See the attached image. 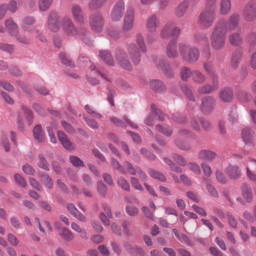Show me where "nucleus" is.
<instances>
[{"label": "nucleus", "instance_id": "nucleus-27", "mask_svg": "<svg viewBox=\"0 0 256 256\" xmlns=\"http://www.w3.org/2000/svg\"><path fill=\"white\" fill-rule=\"evenodd\" d=\"M220 99L224 102H230L232 100V90L228 88H224L219 94Z\"/></svg>", "mask_w": 256, "mask_h": 256}, {"label": "nucleus", "instance_id": "nucleus-31", "mask_svg": "<svg viewBox=\"0 0 256 256\" xmlns=\"http://www.w3.org/2000/svg\"><path fill=\"white\" fill-rule=\"evenodd\" d=\"M189 3L187 0H184L176 8L175 12L176 16H181L184 15L186 10L187 8L188 7Z\"/></svg>", "mask_w": 256, "mask_h": 256}, {"label": "nucleus", "instance_id": "nucleus-14", "mask_svg": "<svg viewBox=\"0 0 256 256\" xmlns=\"http://www.w3.org/2000/svg\"><path fill=\"white\" fill-rule=\"evenodd\" d=\"M124 119L125 120V122L124 121L118 119L117 118L114 116H112L110 118V120L113 122L115 125L120 126V127H125L128 126H129L132 128H137L138 126L134 122H132L130 120L126 118V116L124 117Z\"/></svg>", "mask_w": 256, "mask_h": 256}, {"label": "nucleus", "instance_id": "nucleus-61", "mask_svg": "<svg viewBox=\"0 0 256 256\" xmlns=\"http://www.w3.org/2000/svg\"><path fill=\"white\" fill-rule=\"evenodd\" d=\"M130 180L131 184L136 190H143L142 186L140 183L138 179L134 177H132L130 179Z\"/></svg>", "mask_w": 256, "mask_h": 256}, {"label": "nucleus", "instance_id": "nucleus-15", "mask_svg": "<svg viewBox=\"0 0 256 256\" xmlns=\"http://www.w3.org/2000/svg\"><path fill=\"white\" fill-rule=\"evenodd\" d=\"M58 136L61 144L66 150H72L74 148V144L71 142L64 132L58 130Z\"/></svg>", "mask_w": 256, "mask_h": 256}, {"label": "nucleus", "instance_id": "nucleus-35", "mask_svg": "<svg viewBox=\"0 0 256 256\" xmlns=\"http://www.w3.org/2000/svg\"><path fill=\"white\" fill-rule=\"evenodd\" d=\"M36 222L38 224V230L44 234L46 232L44 228H48V229L50 231H52V230L50 222L47 220H44L42 222V223L41 224L40 222L39 219L38 218H36Z\"/></svg>", "mask_w": 256, "mask_h": 256}, {"label": "nucleus", "instance_id": "nucleus-26", "mask_svg": "<svg viewBox=\"0 0 256 256\" xmlns=\"http://www.w3.org/2000/svg\"><path fill=\"white\" fill-rule=\"evenodd\" d=\"M166 53L168 56L170 58H174L178 56V52L176 50V46L175 42H171L167 45Z\"/></svg>", "mask_w": 256, "mask_h": 256}, {"label": "nucleus", "instance_id": "nucleus-53", "mask_svg": "<svg viewBox=\"0 0 256 256\" xmlns=\"http://www.w3.org/2000/svg\"><path fill=\"white\" fill-rule=\"evenodd\" d=\"M126 212L130 216H134L138 214V209L134 206H128L126 207Z\"/></svg>", "mask_w": 256, "mask_h": 256}, {"label": "nucleus", "instance_id": "nucleus-28", "mask_svg": "<svg viewBox=\"0 0 256 256\" xmlns=\"http://www.w3.org/2000/svg\"><path fill=\"white\" fill-rule=\"evenodd\" d=\"M116 60L120 65L126 70H130V65L128 60L125 59L122 51H119L116 54Z\"/></svg>", "mask_w": 256, "mask_h": 256}, {"label": "nucleus", "instance_id": "nucleus-2", "mask_svg": "<svg viewBox=\"0 0 256 256\" xmlns=\"http://www.w3.org/2000/svg\"><path fill=\"white\" fill-rule=\"evenodd\" d=\"M60 26L65 34L69 36H78L88 46L91 45L92 42L88 38L82 37L80 35L69 16H64L60 20Z\"/></svg>", "mask_w": 256, "mask_h": 256}, {"label": "nucleus", "instance_id": "nucleus-58", "mask_svg": "<svg viewBox=\"0 0 256 256\" xmlns=\"http://www.w3.org/2000/svg\"><path fill=\"white\" fill-rule=\"evenodd\" d=\"M83 118H84V120L86 121L87 126H90L93 129H96L98 128V125L96 120H93L90 118H88L85 116H83Z\"/></svg>", "mask_w": 256, "mask_h": 256}, {"label": "nucleus", "instance_id": "nucleus-56", "mask_svg": "<svg viewBox=\"0 0 256 256\" xmlns=\"http://www.w3.org/2000/svg\"><path fill=\"white\" fill-rule=\"evenodd\" d=\"M181 90H182L184 94L189 100L192 101H194V96L192 92V90L188 88L186 86H183L181 87Z\"/></svg>", "mask_w": 256, "mask_h": 256}, {"label": "nucleus", "instance_id": "nucleus-51", "mask_svg": "<svg viewBox=\"0 0 256 256\" xmlns=\"http://www.w3.org/2000/svg\"><path fill=\"white\" fill-rule=\"evenodd\" d=\"M201 167L203 172V174H204V175L206 176L209 177L212 176V169L210 166L205 163H202L201 164Z\"/></svg>", "mask_w": 256, "mask_h": 256}, {"label": "nucleus", "instance_id": "nucleus-62", "mask_svg": "<svg viewBox=\"0 0 256 256\" xmlns=\"http://www.w3.org/2000/svg\"><path fill=\"white\" fill-rule=\"evenodd\" d=\"M226 216L228 220V222L230 226L234 228H236V224H238V222L234 219V216L230 212H228Z\"/></svg>", "mask_w": 256, "mask_h": 256}, {"label": "nucleus", "instance_id": "nucleus-7", "mask_svg": "<svg viewBox=\"0 0 256 256\" xmlns=\"http://www.w3.org/2000/svg\"><path fill=\"white\" fill-rule=\"evenodd\" d=\"M245 20L252 21L256 18V0H252L246 5L244 10Z\"/></svg>", "mask_w": 256, "mask_h": 256}, {"label": "nucleus", "instance_id": "nucleus-24", "mask_svg": "<svg viewBox=\"0 0 256 256\" xmlns=\"http://www.w3.org/2000/svg\"><path fill=\"white\" fill-rule=\"evenodd\" d=\"M158 26V22L156 16L151 15L149 16L146 22V27L148 31L150 32H156Z\"/></svg>", "mask_w": 256, "mask_h": 256}, {"label": "nucleus", "instance_id": "nucleus-12", "mask_svg": "<svg viewBox=\"0 0 256 256\" xmlns=\"http://www.w3.org/2000/svg\"><path fill=\"white\" fill-rule=\"evenodd\" d=\"M128 57L134 64H137L140 60V50L136 45L132 44L129 45L128 48Z\"/></svg>", "mask_w": 256, "mask_h": 256}, {"label": "nucleus", "instance_id": "nucleus-45", "mask_svg": "<svg viewBox=\"0 0 256 256\" xmlns=\"http://www.w3.org/2000/svg\"><path fill=\"white\" fill-rule=\"evenodd\" d=\"M151 112L154 116H155L158 120H164V115L160 110H158L156 106H151Z\"/></svg>", "mask_w": 256, "mask_h": 256}, {"label": "nucleus", "instance_id": "nucleus-54", "mask_svg": "<svg viewBox=\"0 0 256 256\" xmlns=\"http://www.w3.org/2000/svg\"><path fill=\"white\" fill-rule=\"evenodd\" d=\"M118 184L122 189L126 190H130V184L125 178L120 177L118 180Z\"/></svg>", "mask_w": 256, "mask_h": 256}, {"label": "nucleus", "instance_id": "nucleus-17", "mask_svg": "<svg viewBox=\"0 0 256 256\" xmlns=\"http://www.w3.org/2000/svg\"><path fill=\"white\" fill-rule=\"evenodd\" d=\"M5 29L11 36H15L18 32V26L12 18H8L4 22Z\"/></svg>", "mask_w": 256, "mask_h": 256}, {"label": "nucleus", "instance_id": "nucleus-4", "mask_svg": "<svg viewBox=\"0 0 256 256\" xmlns=\"http://www.w3.org/2000/svg\"><path fill=\"white\" fill-rule=\"evenodd\" d=\"M22 30L26 33V35L18 34L16 36H14L16 38V40L22 44L26 45L30 44L32 37L34 36H36L42 42L44 41V36L41 35L40 33L35 28H32L28 30L25 26H24L23 28H22Z\"/></svg>", "mask_w": 256, "mask_h": 256}, {"label": "nucleus", "instance_id": "nucleus-39", "mask_svg": "<svg viewBox=\"0 0 256 256\" xmlns=\"http://www.w3.org/2000/svg\"><path fill=\"white\" fill-rule=\"evenodd\" d=\"M60 234L63 239L66 241H70L74 240V236L72 232L68 229L64 228L61 230Z\"/></svg>", "mask_w": 256, "mask_h": 256}, {"label": "nucleus", "instance_id": "nucleus-29", "mask_svg": "<svg viewBox=\"0 0 256 256\" xmlns=\"http://www.w3.org/2000/svg\"><path fill=\"white\" fill-rule=\"evenodd\" d=\"M100 58L109 66H113L114 60L108 50H101L99 52Z\"/></svg>", "mask_w": 256, "mask_h": 256}, {"label": "nucleus", "instance_id": "nucleus-38", "mask_svg": "<svg viewBox=\"0 0 256 256\" xmlns=\"http://www.w3.org/2000/svg\"><path fill=\"white\" fill-rule=\"evenodd\" d=\"M22 110L24 111L28 125L30 126L33 119V115L32 110L30 109L29 108H28L26 106H22Z\"/></svg>", "mask_w": 256, "mask_h": 256}, {"label": "nucleus", "instance_id": "nucleus-5", "mask_svg": "<svg viewBox=\"0 0 256 256\" xmlns=\"http://www.w3.org/2000/svg\"><path fill=\"white\" fill-rule=\"evenodd\" d=\"M180 32L178 28L172 24H168L164 26L161 32V36L164 39L170 37L178 38Z\"/></svg>", "mask_w": 256, "mask_h": 256}, {"label": "nucleus", "instance_id": "nucleus-11", "mask_svg": "<svg viewBox=\"0 0 256 256\" xmlns=\"http://www.w3.org/2000/svg\"><path fill=\"white\" fill-rule=\"evenodd\" d=\"M58 15L56 12H52L48 15V26L50 30L57 32L59 30L60 22L58 21Z\"/></svg>", "mask_w": 256, "mask_h": 256}, {"label": "nucleus", "instance_id": "nucleus-16", "mask_svg": "<svg viewBox=\"0 0 256 256\" xmlns=\"http://www.w3.org/2000/svg\"><path fill=\"white\" fill-rule=\"evenodd\" d=\"M217 154L210 150H201L198 154V158L200 160L211 162L214 160Z\"/></svg>", "mask_w": 256, "mask_h": 256}, {"label": "nucleus", "instance_id": "nucleus-44", "mask_svg": "<svg viewBox=\"0 0 256 256\" xmlns=\"http://www.w3.org/2000/svg\"><path fill=\"white\" fill-rule=\"evenodd\" d=\"M59 56L61 62L65 66H68L70 67H74V62L70 60L68 56L66 54L60 53Z\"/></svg>", "mask_w": 256, "mask_h": 256}, {"label": "nucleus", "instance_id": "nucleus-60", "mask_svg": "<svg viewBox=\"0 0 256 256\" xmlns=\"http://www.w3.org/2000/svg\"><path fill=\"white\" fill-rule=\"evenodd\" d=\"M35 21L34 18L32 16H26L22 20V25H23L22 28L25 26L26 28V26H31L35 22Z\"/></svg>", "mask_w": 256, "mask_h": 256}, {"label": "nucleus", "instance_id": "nucleus-59", "mask_svg": "<svg viewBox=\"0 0 256 256\" xmlns=\"http://www.w3.org/2000/svg\"><path fill=\"white\" fill-rule=\"evenodd\" d=\"M246 172H256V160H250L246 164Z\"/></svg>", "mask_w": 256, "mask_h": 256}, {"label": "nucleus", "instance_id": "nucleus-55", "mask_svg": "<svg viewBox=\"0 0 256 256\" xmlns=\"http://www.w3.org/2000/svg\"><path fill=\"white\" fill-rule=\"evenodd\" d=\"M106 0H91L90 6L92 8L101 7L106 4Z\"/></svg>", "mask_w": 256, "mask_h": 256}, {"label": "nucleus", "instance_id": "nucleus-43", "mask_svg": "<svg viewBox=\"0 0 256 256\" xmlns=\"http://www.w3.org/2000/svg\"><path fill=\"white\" fill-rule=\"evenodd\" d=\"M192 76V78L197 83L201 84L206 80L204 76L198 71H194Z\"/></svg>", "mask_w": 256, "mask_h": 256}, {"label": "nucleus", "instance_id": "nucleus-19", "mask_svg": "<svg viewBox=\"0 0 256 256\" xmlns=\"http://www.w3.org/2000/svg\"><path fill=\"white\" fill-rule=\"evenodd\" d=\"M214 104V99L210 96H206L202 100L201 110L202 112L207 113L212 110Z\"/></svg>", "mask_w": 256, "mask_h": 256}, {"label": "nucleus", "instance_id": "nucleus-41", "mask_svg": "<svg viewBox=\"0 0 256 256\" xmlns=\"http://www.w3.org/2000/svg\"><path fill=\"white\" fill-rule=\"evenodd\" d=\"M156 128L157 130L162 133L165 136H170L172 133V130L168 126L156 125Z\"/></svg>", "mask_w": 256, "mask_h": 256}, {"label": "nucleus", "instance_id": "nucleus-32", "mask_svg": "<svg viewBox=\"0 0 256 256\" xmlns=\"http://www.w3.org/2000/svg\"><path fill=\"white\" fill-rule=\"evenodd\" d=\"M71 228L74 230L76 231V232L80 234V236L83 239L86 240L88 238L86 236V232L85 229H83L80 227L78 224L75 222H72L71 224Z\"/></svg>", "mask_w": 256, "mask_h": 256}, {"label": "nucleus", "instance_id": "nucleus-8", "mask_svg": "<svg viewBox=\"0 0 256 256\" xmlns=\"http://www.w3.org/2000/svg\"><path fill=\"white\" fill-rule=\"evenodd\" d=\"M104 20L100 14L92 15L90 18V26L92 30L98 32L102 30Z\"/></svg>", "mask_w": 256, "mask_h": 256}, {"label": "nucleus", "instance_id": "nucleus-48", "mask_svg": "<svg viewBox=\"0 0 256 256\" xmlns=\"http://www.w3.org/2000/svg\"><path fill=\"white\" fill-rule=\"evenodd\" d=\"M38 166L45 170H49L48 165L46 158L42 156H38Z\"/></svg>", "mask_w": 256, "mask_h": 256}, {"label": "nucleus", "instance_id": "nucleus-10", "mask_svg": "<svg viewBox=\"0 0 256 256\" xmlns=\"http://www.w3.org/2000/svg\"><path fill=\"white\" fill-rule=\"evenodd\" d=\"M214 19V12L204 10L200 16V23L204 27L208 28L212 26Z\"/></svg>", "mask_w": 256, "mask_h": 256}, {"label": "nucleus", "instance_id": "nucleus-1", "mask_svg": "<svg viewBox=\"0 0 256 256\" xmlns=\"http://www.w3.org/2000/svg\"><path fill=\"white\" fill-rule=\"evenodd\" d=\"M239 16L234 14L228 22L220 20L213 30L211 36V46L213 49L219 50L224 46L226 34L228 30H234L238 26Z\"/></svg>", "mask_w": 256, "mask_h": 256}, {"label": "nucleus", "instance_id": "nucleus-57", "mask_svg": "<svg viewBox=\"0 0 256 256\" xmlns=\"http://www.w3.org/2000/svg\"><path fill=\"white\" fill-rule=\"evenodd\" d=\"M191 74L192 75L190 70L186 67H184L182 70H180V76L183 80H186L187 78H188Z\"/></svg>", "mask_w": 256, "mask_h": 256}, {"label": "nucleus", "instance_id": "nucleus-30", "mask_svg": "<svg viewBox=\"0 0 256 256\" xmlns=\"http://www.w3.org/2000/svg\"><path fill=\"white\" fill-rule=\"evenodd\" d=\"M230 8V0H221L220 2V13L222 15L227 14Z\"/></svg>", "mask_w": 256, "mask_h": 256}, {"label": "nucleus", "instance_id": "nucleus-22", "mask_svg": "<svg viewBox=\"0 0 256 256\" xmlns=\"http://www.w3.org/2000/svg\"><path fill=\"white\" fill-rule=\"evenodd\" d=\"M225 173L232 180H238L240 176V171L236 166L230 165L225 169Z\"/></svg>", "mask_w": 256, "mask_h": 256}, {"label": "nucleus", "instance_id": "nucleus-42", "mask_svg": "<svg viewBox=\"0 0 256 256\" xmlns=\"http://www.w3.org/2000/svg\"><path fill=\"white\" fill-rule=\"evenodd\" d=\"M86 110L87 113L96 118L100 119L102 118V115L100 114H99L98 112L94 108H91L88 105L85 106Z\"/></svg>", "mask_w": 256, "mask_h": 256}, {"label": "nucleus", "instance_id": "nucleus-20", "mask_svg": "<svg viewBox=\"0 0 256 256\" xmlns=\"http://www.w3.org/2000/svg\"><path fill=\"white\" fill-rule=\"evenodd\" d=\"M241 138L246 145L250 146L252 144L254 138V132L248 127H244L241 132Z\"/></svg>", "mask_w": 256, "mask_h": 256}, {"label": "nucleus", "instance_id": "nucleus-25", "mask_svg": "<svg viewBox=\"0 0 256 256\" xmlns=\"http://www.w3.org/2000/svg\"><path fill=\"white\" fill-rule=\"evenodd\" d=\"M32 135L35 140L38 142H42L46 140V136L42 130L41 125L35 126L32 130Z\"/></svg>", "mask_w": 256, "mask_h": 256}, {"label": "nucleus", "instance_id": "nucleus-50", "mask_svg": "<svg viewBox=\"0 0 256 256\" xmlns=\"http://www.w3.org/2000/svg\"><path fill=\"white\" fill-rule=\"evenodd\" d=\"M216 6V0H206L205 10L212 11L214 12Z\"/></svg>", "mask_w": 256, "mask_h": 256}, {"label": "nucleus", "instance_id": "nucleus-49", "mask_svg": "<svg viewBox=\"0 0 256 256\" xmlns=\"http://www.w3.org/2000/svg\"><path fill=\"white\" fill-rule=\"evenodd\" d=\"M160 68L164 73L165 76L168 78H172L174 75L173 71L170 67L168 65L162 64L160 66Z\"/></svg>", "mask_w": 256, "mask_h": 256}, {"label": "nucleus", "instance_id": "nucleus-47", "mask_svg": "<svg viewBox=\"0 0 256 256\" xmlns=\"http://www.w3.org/2000/svg\"><path fill=\"white\" fill-rule=\"evenodd\" d=\"M150 175L152 178L158 179L162 182H164L166 180L164 174L155 170H150Z\"/></svg>", "mask_w": 256, "mask_h": 256}, {"label": "nucleus", "instance_id": "nucleus-6", "mask_svg": "<svg viewBox=\"0 0 256 256\" xmlns=\"http://www.w3.org/2000/svg\"><path fill=\"white\" fill-rule=\"evenodd\" d=\"M124 11V2L123 0H119L113 6L110 14V18L113 22L120 21L123 16Z\"/></svg>", "mask_w": 256, "mask_h": 256}, {"label": "nucleus", "instance_id": "nucleus-63", "mask_svg": "<svg viewBox=\"0 0 256 256\" xmlns=\"http://www.w3.org/2000/svg\"><path fill=\"white\" fill-rule=\"evenodd\" d=\"M70 160L72 164L75 166H82L83 162L78 157L72 156L70 157Z\"/></svg>", "mask_w": 256, "mask_h": 256}, {"label": "nucleus", "instance_id": "nucleus-9", "mask_svg": "<svg viewBox=\"0 0 256 256\" xmlns=\"http://www.w3.org/2000/svg\"><path fill=\"white\" fill-rule=\"evenodd\" d=\"M70 12L76 22L82 24L85 22L84 15L81 6L76 4L71 5Z\"/></svg>", "mask_w": 256, "mask_h": 256}, {"label": "nucleus", "instance_id": "nucleus-23", "mask_svg": "<svg viewBox=\"0 0 256 256\" xmlns=\"http://www.w3.org/2000/svg\"><path fill=\"white\" fill-rule=\"evenodd\" d=\"M240 190L244 200L247 202H250L254 199V195L252 194L250 187L248 184L244 183L241 186Z\"/></svg>", "mask_w": 256, "mask_h": 256}, {"label": "nucleus", "instance_id": "nucleus-33", "mask_svg": "<svg viewBox=\"0 0 256 256\" xmlns=\"http://www.w3.org/2000/svg\"><path fill=\"white\" fill-rule=\"evenodd\" d=\"M228 40L232 46H239L242 40L238 33H232L230 34Z\"/></svg>", "mask_w": 256, "mask_h": 256}, {"label": "nucleus", "instance_id": "nucleus-36", "mask_svg": "<svg viewBox=\"0 0 256 256\" xmlns=\"http://www.w3.org/2000/svg\"><path fill=\"white\" fill-rule=\"evenodd\" d=\"M242 54L240 50L236 51L234 53L231 62V65L234 68H236L238 66L239 62L241 59Z\"/></svg>", "mask_w": 256, "mask_h": 256}, {"label": "nucleus", "instance_id": "nucleus-34", "mask_svg": "<svg viewBox=\"0 0 256 256\" xmlns=\"http://www.w3.org/2000/svg\"><path fill=\"white\" fill-rule=\"evenodd\" d=\"M53 0H38V7L41 11H46L48 10L52 4Z\"/></svg>", "mask_w": 256, "mask_h": 256}, {"label": "nucleus", "instance_id": "nucleus-40", "mask_svg": "<svg viewBox=\"0 0 256 256\" xmlns=\"http://www.w3.org/2000/svg\"><path fill=\"white\" fill-rule=\"evenodd\" d=\"M150 86L152 90L156 92L162 91L164 88L162 82L158 80H152L150 82Z\"/></svg>", "mask_w": 256, "mask_h": 256}, {"label": "nucleus", "instance_id": "nucleus-64", "mask_svg": "<svg viewBox=\"0 0 256 256\" xmlns=\"http://www.w3.org/2000/svg\"><path fill=\"white\" fill-rule=\"evenodd\" d=\"M172 158L180 166H184L186 165L185 160L182 156L174 154H172Z\"/></svg>", "mask_w": 256, "mask_h": 256}, {"label": "nucleus", "instance_id": "nucleus-37", "mask_svg": "<svg viewBox=\"0 0 256 256\" xmlns=\"http://www.w3.org/2000/svg\"><path fill=\"white\" fill-rule=\"evenodd\" d=\"M40 180L45 187L48 189L52 188L53 182L52 179L46 174H43L40 176Z\"/></svg>", "mask_w": 256, "mask_h": 256}, {"label": "nucleus", "instance_id": "nucleus-3", "mask_svg": "<svg viewBox=\"0 0 256 256\" xmlns=\"http://www.w3.org/2000/svg\"><path fill=\"white\" fill-rule=\"evenodd\" d=\"M178 48L181 58L186 62L190 63L195 62L200 57V52L195 47L190 48L188 45L180 43Z\"/></svg>", "mask_w": 256, "mask_h": 256}, {"label": "nucleus", "instance_id": "nucleus-46", "mask_svg": "<svg viewBox=\"0 0 256 256\" xmlns=\"http://www.w3.org/2000/svg\"><path fill=\"white\" fill-rule=\"evenodd\" d=\"M21 0H11L7 5V10L11 12H15L17 10V4H20Z\"/></svg>", "mask_w": 256, "mask_h": 256}, {"label": "nucleus", "instance_id": "nucleus-52", "mask_svg": "<svg viewBox=\"0 0 256 256\" xmlns=\"http://www.w3.org/2000/svg\"><path fill=\"white\" fill-rule=\"evenodd\" d=\"M188 168L196 174H200L201 170L200 166L196 162H190L188 164Z\"/></svg>", "mask_w": 256, "mask_h": 256}, {"label": "nucleus", "instance_id": "nucleus-21", "mask_svg": "<svg viewBox=\"0 0 256 256\" xmlns=\"http://www.w3.org/2000/svg\"><path fill=\"white\" fill-rule=\"evenodd\" d=\"M67 209L71 215L80 222H85L86 221V219L84 215L80 213L78 210L76 208L74 204H68Z\"/></svg>", "mask_w": 256, "mask_h": 256}, {"label": "nucleus", "instance_id": "nucleus-18", "mask_svg": "<svg viewBox=\"0 0 256 256\" xmlns=\"http://www.w3.org/2000/svg\"><path fill=\"white\" fill-rule=\"evenodd\" d=\"M218 88V77L212 78V84H206L202 86L198 89V92L200 94L210 93L213 90H216Z\"/></svg>", "mask_w": 256, "mask_h": 256}, {"label": "nucleus", "instance_id": "nucleus-13", "mask_svg": "<svg viewBox=\"0 0 256 256\" xmlns=\"http://www.w3.org/2000/svg\"><path fill=\"white\" fill-rule=\"evenodd\" d=\"M134 10H128L126 12L124 18L123 30L128 32L131 30L134 26Z\"/></svg>", "mask_w": 256, "mask_h": 256}]
</instances>
